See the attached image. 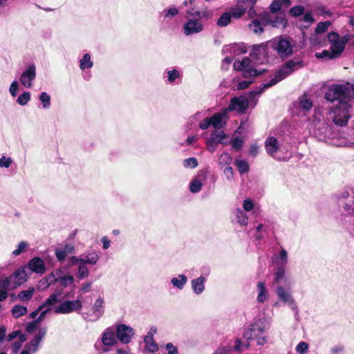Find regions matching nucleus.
<instances>
[{
    "label": "nucleus",
    "mask_w": 354,
    "mask_h": 354,
    "mask_svg": "<svg viewBox=\"0 0 354 354\" xmlns=\"http://www.w3.org/2000/svg\"><path fill=\"white\" fill-rule=\"evenodd\" d=\"M267 47L272 48L281 57H287L292 54V46L289 39L283 37H276L266 44L254 46L251 56L256 57L258 54L264 55Z\"/></svg>",
    "instance_id": "nucleus-1"
},
{
    "label": "nucleus",
    "mask_w": 354,
    "mask_h": 354,
    "mask_svg": "<svg viewBox=\"0 0 354 354\" xmlns=\"http://www.w3.org/2000/svg\"><path fill=\"white\" fill-rule=\"evenodd\" d=\"M302 66L303 62L301 60L297 59L288 61L276 72L273 78H272L268 83L263 84L259 89L252 91L250 96L252 97L254 95H260L265 89L283 80L294 71L299 69Z\"/></svg>",
    "instance_id": "nucleus-2"
},
{
    "label": "nucleus",
    "mask_w": 354,
    "mask_h": 354,
    "mask_svg": "<svg viewBox=\"0 0 354 354\" xmlns=\"http://www.w3.org/2000/svg\"><path fill=\"white\" fill-rule=\"evenodd\" d=\"M302 66L303 62L301 60L297 59L288 61L276 72L273 78H272L268 83L263 84L259 89L252 91L250 96L252 97L254 95H260L265 89L283 80L294 71L299 69Z\"/></svg>",
    "instance_id": "nucleus-3"
},
{
    "label": "nucleus",
    "mask_w": 354,
    "mask_h": 354,
    "mask_svg": "<svg viewBox=\"0 0 354 354\" xmlns=\"http://www.w3.org/2000/svg\"><path fill=\"white\" fill-rule=\"evenodd\" d=\"M270 328L269 322L265 319H259L254 322L243 333L246 340H256L257 344L263 345L267 342L264 332Z\"/></svg>",
    "instance_id": "nucleus-4"
},
{
    "label": "nucleus",
    "mask_w": 354,
    "mask_h": 354,
    "mask_svg": "<svg viewBox=\"0 0 354 354\" xmlns=\"http://www.w3.org/2000/svg\"><path fill=\"white\" fill-rule=\"evenodd\" d=\"M326 99L334 101L335 99H345L348 102L354 104V81L353 83L345 84H335L331 86L326 93Z\"/></svg>",
    "instance_id": "nucleus-5"
},
{
    "label": "nucleus",
    "mask_w": 354,
    "mask_h": 354,
    "mask_svg": "<svg viewBox=\"0 0 354 354\" xmlns=\"http://www.w3.org/2000/svg\"><path fill=\"white\" fill-rule=\"evenodd\" d=\"M339 103L331 109L330 112V118L333 122L340 127L346 125L351 117V111L353 109V104L345 99H337Z\"/></svg>",
    "instance_id": "nucleus-6"
},
{
    "label": "nucleus",
    "mask_w": 354,
    "mask_h": 354,
    "mask_svg": "<svg viewBox=\"0 0 354 354\" xmlns=\"http://www.w3.org/2000/svg\"><path fill=\"white\" fill-rule=\"evenodd\" d=\"M234 68L236 71H243L245 77H257L267 71L265 68H256L248 57H245L241 61L235 60Z\"/></svg>",
    "instance_id": "nucleus-7"
},
{
    "label": "nucleus",
    "mask_w": 354,
    "mask_h": 354,
    "mask_svg": "<svg viewBox=\"0 0 354 354\" xmlns=\"http://www.w3.org/2000/svg\"><path fill=\"white\" fill-rule=\"evenodd\" d=\"M351 35H347L340 37L335 32H330L328 34V39L330 43L332 57H337L344 50L346 44L351 39Z\"/></svg>",
    "instance_id": "nucleus-8"
},
{
    "label": "nucleus",
    "mask_w": 354,
    "mask_h": 354,
    "mask_svg": "<svg viewBox=\"0 0 354 354\" xmlns=\"http://www.w3.org/2000/svg\"><path fill=\"white\" fill-rule=\"evenodd\" d=\"M27 280V274L24 269H18L8 277L0 279V288H7L12 290L21 286Z\"/></svg>",
    "instance_id": "nucleus-9"
},
{
    "label": "nucleus",
    "mask_w": 354,
    "mask_h": 354,
    "mask_svg": "<svg viewBox=\"0 0 354 354\" xmlns=\"http://www.w3.org/2000/svg\"><path fill=\"white\" fill-rule=\"evenodd\" d=\"M250 92L248 97L239 96L232 98L228 107L226 109L228 111H235L239 113H243L249 106V103L252 102L253 106L257 104L256 98L259 95H254L252 97L250 96Z\"/></svg>",
    "instance_id": "nucleus-10"
},
{
    "label": "nucleus",
    "mask_w": 354,
    "mask_h": 354,
    "mask_svg": "<svg viewBox=\"0 0 354 354\" xmlns=\"http://www.w3.org/2000/svg\"><path fill=\"white\" fill-rule=\"evenodd\" d=\"M102 344V352L106 353L118 343L117 336L114 326L106 328L102 333L99 339Z\"/></svg>",
    "instance_id": "nucleus-11"
},
{
    "label": "nucleus",
    "mask_w": 354,
    "mask_h": 354,
    "mask_svg": "<svg viewBox=\"0 0 354 354\" xmlns=\"http://www.w3.org/2000/svg\"><path fill=\"white\" fill-rule=\"evenodd\" d=\"M118 342L122 344H129L135 335L134 329L124 324H118L114 326Z\"/></svg>",
    "instance_id": "nucleus-12"
},
{
    "label": "nucleus",
    "mask_w": 354,
    "mask_h": 354,
    "mask_svg": "<svg viewBox=\"0 0 354 354\" xmlns=\"http://www.w3.org/2000/svg\"><path fill=\"white\" fill-rule=\"evenodd\" d=\"M82 302L80 299L74 301H65L54 308V312L57 314H68L82 308Z\"/></svg>",
    "instance_id": "nucleus-13"
},
{
    "label": "nucleus",
    "mask_w": 354,
    "mask_h": 354,
    "mask_svg": "<svg viewBox=\"0 0 354 354\" xmlns=\"http://www.w3.org/2000/svg\"><path fill=\"white\" fill-rule=\"evenodd\" d=\"M36 66L35 64L29 65L21 73L19 81L26 88H31L32 82L36 78Z\"/></svg>",
    "instance_id": "nucleus-14"
},
{
    "label": "nucleus",
    "mask_w": 354,
    "mask_h": 354,
    "mask_svg": "<svg viewBox=\"0 0 354 354\" xmlns=\"http://www.w3.org/2000/svg\"><path fill=\"white\" fill-rule=\"evenodd\" d=\"M93 313L85 317L89 322L97 321L104 312V300L103 297H98L94 302L92 307Z\"/></svg>",
    "instance_id": "nucleus-15"
},
{
    "label": "nucleus",
    "mask_w": 354,
    "mask_h": 354,
    "mask_svg": "<svg viewBox=\"0 0 354 354\" xmlns=\"http://www.w3.org/2000/svg\"><path fill=\"white\" fill-rule=\"evenodd\" d=\"M276 294L279 300L288 304L292 310H297V306L290 290H286L282 286H278L276 288Z\"/></svg>",
    "instance_id": "nucleus-16"
},
{
    "label": "nucleus",
    "mask_w": 354,
    "mask_h": 354,
    "mask_svg": "<svg viewBox=\"0 0 354 354\" xmlns=\"http://www.w3.org/2000/svg\"><path fill=\"white\" fill-rule=\"evenodd\" d=\"M203 30V25L196 18L189 19L184 25L183 30L186 35H192L201 32Z\"/></svg>",
    "instance_id": "nucleus-17"
},
{
    "label": "nucleus",
    "mask_w": 354,
    "mask_h": 354,
    "mask_svg": "<svg viewBox=\"0 0 354 354\" xmlns=\"http://www.w3.org/2000/svg\"><path fill=\"white\" fill-rule=\"evenodd\" d=\"M266 151L271 157L276 158L277 154L281 151V145L274 137H269L265 142Z\"/></svg>",
    "instance_id": "nucleus-18"
},
{
    "label": "nucleus",
    "mask_w": 354,
    "mask_h": 354,
    "mask_svg": "<svg viewBox=\"0 0 354 354\" xmlns=\"http://www.w3.org/2000/svg\"><path fill=\"white\" fill-rule=\"evenodd\" d=\"M227 113L228 109H225L221 112L214 114L210 117L212 126L218 129L223 128L225 125Z\"/></svg>",
    "instance_id": "nucleus-19"
},
{
    "label": "nucleus",
    "mask_w": 354,
    "mask_h": 354,
    "mask_svg": "<svg viewBox=\"0 0 354 354\" xmlns=\"http://www.w3.org/2000/svg\"><path fill=\"white\" fill-rule=\"evenodd\" d=\"M74 246L71 243H64L55 248V254L59 263H62L68 254L73 253Z\"/></svg>",
    "instance_id": "nucleus-20"
},
{
    "label": "nucleus",
    "mask_w": 354,
    "mask_h": 354,
    "mask_svg": "<svg viewBox=\"0 0 354 354\" xmlns=\"http://www.w3.org/2000/svg\"><path fill=\"white\" fill-rule=\"evenodd\" d=\"M257 302L260 304H264L269 299L270 294L266 283L260 281L257 285Z\"/></svg>",
    "instance_id": "nucleus-21"
},
{
    "label": "nucleus",
    "mask_w": 354,
    "mask_h": 354,
    "mask_svg": "<svg viewBox=\"0 0 354 354\" xmlns=\"http://www.w3.org/2000/svg\"><path fill=\"white\" fill-rule=\"evenodd\" d=\"M248 8V5L243 0H236V5L231 9L230 12L233 18L239 19L245 13Z\"/></svg>",
    "instance_id": "nucleus-22"
},
{
    "label": "nucleus",
    "mask_w": 354,
    "mask_h": 354,
    "mask_svg": "<svg viewBox=\"0 0 354 354\" xmlns=\"http://www.w3.org/2000/svg\"><path fill=\"white\" fill-rule=\"evenodd\" d=\"M206 278L201 276L191 281L192 289L196 295H201L205 290Z\"/></svg>",
    "instance_id": "nucleus-23"
},
{
    "label": "nucleus",
    "mask_w": 354,
    "mask_h": 354,
    "mask_svg": "<svg viewBox=\"0 0 354 354\" xmlns=\"http://www.w3.org/2000/svg\"><path fill=\"white\" fill-rule=\"evenodd\" d=\"M263 20L266 24H271L275 28H285L287 20L283 16H277L275 19L272 20L268 14L265 15Z\"/></svg>",
    "instance_id": "nucleus-24"
},
{
    "label": "nucleus",
    "mask_w": 354,
    "mask_h": 354,
    "mask_svg": "<svg viewBox=\"0 0 354 354\" xmlns=\"http://www.w3.org/2000/svg\"><path fill=\"white\" fill-rule=\"evenodd\" d=\"M187 17H191L194 18H198V19H208L212 17L213 12L207 8L201 10V11H194L193 9L189 10L187 11Z\"/></svg>",
    "instance_id": "nucleus-25"
},
{
    "label": "nucleus",
    "mask_w": 354,
    "mask_h": 354,
    "mask_svg": "<svg viewBox=\"0 0 354 354\" xmlns=\"http://www.w3.org/2000/svg\"><path fill=\"white\" fill-rule=\"evenodd\" d=\"M98 260V254L95 251H90L81 256V264H95Z\"/></svg>",
    "instance_id": "nucleus-26"
},
{
    "label": "nucleus",
    "mask_w": 354,
    "mask_h": 354,
    "mask_svg": "<svg viewBox=\"0 0 354 354\" xmlns=\"http://www.w3.org/2000/svg\"><path fill=\"white\" fill-rule=\"evenodd\" d=\"M164 74L167 78V82L169 84H173L176 80H180L182 77L181 73L174 68L165 71Z\"/></svg>",
    "instance_id": "nucleus-27"
},
{
    "label": "nucleus",
    "mask_w": 354,
    "mask_h": 354,
    "mask_svg": "<svg viewBox=\"0 0 354 354\" xmlns=\"http://www.w3.org/2000/svg\"><path fill=\"white\" fill-rule=\"evenodd\" d=\"M187 282V277L185 274H178L171 279L172 286L182 290Z\"/></svg>",
    "instance_id": "nucleus-28"
},
{
    "label": "nucleus",
    "mask_w": 354,
    "mask_h": 354,
    "mask_svg": "<svg viewBox=\"0 0 354 354\" xmlns=\"http://www.w3.org/2000/svg\"><path fill=\"white\" fill-rule=\"evenodd\" d=\"M227 135L224 133L223 131L215 130L211 133L209 138L212 139V142H215L216 143H221L223 145H227V142L224 141V140L227 139Z\"/></svg>",
    "instance_id": "nucleus-29"
},
{
    "label": "nucleus",
    "mask_w": 354,
    "mask_h": 354,
    "mask_svg": "<svg viewBox=\"0 0 354 354\" xmlns=\"http://www.w3.org/2000/svg\"><path fill=\"white\" fill-rule=\"evenodd\" d=\"M236 222L241 225L245 226L248 223V218L245 212L241 208H237L234 212Z\"/></svg>",
    "instance_id": "nucleus-30"
},
{
    "label": "nucleus",
    "mask_w": 354,
    "mask_h": 354,
    "mask_svg": "<svg viewBox=\"0 0 354 354\" xmlns=\"http://www.w3.org/2000/svg\"><path fill=\"white\" fill-rule=\"evenodd\" d=\"M233 17L231 12H224L217 20L216 24L219 27H225L230 24L231 18Z\"/></svg>",
    "instance_id": "nucleus-31"
},
{
    "label": "nucleus",
    "mask_w": 354,
    "mask_h": 354,
    "mask_svg": "<svg viewBox=\"0 0 354 354\" xmlns=\"http://www.w3.org/2000/svg\"><path fill=\"white\" fill-rule=\"evenodd\" d=\"M29 248V243L27 241H23L18 243L16 248L12 251V254L14 257H17L21 254L27 251Z\"/></svg>",
    "instance_id": "nucleus-32"
},
{
    "label": "nucleus",
    "mask_w": 354,
    "mask_h": 354,
    "mask_svg": "<svg viewBox=\"0 0 354 354\" xmlns=\"http://www.w3.org/2000/svg\"><path fill=\"white\" fill-rule=\"evenodd\" d=\"M274 263L279 266L285 265L288 263V254L285 250H281L280 252L274 257Z\"/></svg>",
    "instance_id": "nucleus-33"
},
{
    "label": "nucleus",
    "mask_w": 354,
    "mask_h": 354,
    "mask_svg": "<svg viewBox=\"0 0 354 354\" xmlns=\"http://www.w3.org/2000/svg\"><path fill=\"white\" fill-rule=\"evenodd\" d=\"M93 65V64L91 61V55L88 53L84 54L83 57L80 60V67L82 70L91 68Z\"/></svg>",
    "instance_id": "nucleus-34"
},
{
    "label": "nucleus",
    "mask_w": 354,
    "mask_h": 354,
    "mask_svg": "<svg viewBox=\"0 0 354 354\" xmlns=\"http://www.w3.org/2000/svg\"><path fill=\"white\" fill-rule=\"evenodd\" d=\"M35 292V289L32 287L29 288L26 290H23L19 292L18 298L22 301H28L31 299Z\"/></svg>",
    "instance_id": "nucleus-35"
},
{
    "label": "nucleus",
    "mask_w": 354,
    "mask_h": 354,
    "mask_svg": "<svg viewBox=\"0 0 354 354\" xmlns=\"http://www.w3.org/2000/svg\"><path fill=\"white\" fill-rule=\"evenodd\" d=\"M144 342L145 344V349L147 351L153 353L158 350V346L153 339H147V337H144Z\"/></svg>",
    "instance_id": "nucleus-36"
},
{
    "label": "nucleus",
    "mask_w": 354,
    "mask_h": 354,
    "mask_svg": "<svg viewBox=\"0 0 354 354\" xmlns=\"http://www.w3.org/2000/svg\"><path fill=\"white\" fill-rule=\"evenodd\" d=\"M274 281L280 283L285 281L286 273L283 267H277L276 271L274 273Z\"/></svg>",
    "instance_id": "nucleus-37"
},
{
    "label": "nucleus",
    "mask_w": 354,
    "mask_h": 354,
    "mask_svg": "<svg viewBox=\"0 0 354 354\" xmlns=\"http://www.w3.org/2000/svg\"><path fill=\"white\" fill-rule=\"evenodd\" d=\"M12 315L15 317L18 318L28 313V309L26 306L16 305L12 308Z\"/></svg>",
    "instance_id": "nucleus-38"
},
{
    "label": "nucleus",
    "mask_w": 354,
    "mask_h": 354,
    "mask_svg": "<svg viewBox=\"0 0 354 354\" xmlns=\"http://www.w3.org/2000/svg\"><path fill=\"white\" fill-rule=\"evenodd\" d=\"M232 160V157L228 153H223L218 158V164L222 167L228 166L230 165Z\"/></svg>",
    "instance_id": "nucleus-39"
},
{
    "label": "nucleus",
    "mask_w": 354,
    "mask_h": 354,
    "mask_svg": "<svg viewBox=\"0 0 354 354\" xmlns=\"http://www.w3.org/2000/svg\"><path fill=\"white\" fill-rule=\"evenodd\" d=\"M202 185V183L199 180L193 179L189 184V190L192 193H198L201 191Z\"/></svg>",
    "instance_id": "nucleus-40"
},
{
    "label": "nucleus",
    "mask_w": 354,
    "mask_h": 354,
    "mask_svg": "<svg viewBox=\"0 0 354 354\" xmlns=\"http://www.w3.org/2000/svg\"><path fill=\"white\" fill-rule=\"evenodd\" d=\"M249 28L251 31L256 34H261L263 32V29L261 26V24L259 23L258 20H253L252 23L249 25Z\"/></svg>",
    "instance_id": "nucleus-41"
},
{
    "label": "nucleus",
    "mask_w": 354,
    "mask_h": 354,
    "mask_svg": "<svg viewBox=\"0 0 354 354\" xmlns=\"http://www.w3.org/2000/svg\"><path fill=\"white\" fill-rule=\"evenodd\" d=\"M30 100V92H24L17 99V102L21 106L26 105Z\"/></svg>",
    "instance_id": "nucleus-42"
},
{
    "label": "nucleus",
    "mask_w": 354,
    "mask_h": 354,
    "mask_svg": "<svg viewBox=\"0 0 354 354\" xmlns=\"http://www.w3.org/2000/svg\"><path fill=\"white\" fill-rule=\"evenodd\" d=\"M178 13V9L174 6H171L169 8L165 9L162 12V15L166 19V18H171V17L176 15Z\"/></svg>",
    "instance_id": "nucleus-43"
},
{
    "label": "nucleus",
    "mask_w": 354,
    "mask_h": 354,
    "mask_svg": "<svg viewBox=\"0 0 354 354\" xmlns=\"http://www.w3.org/2000/svg\"><path fill=\"white\" fill-rule=\"evenodd\" d=\"M330 24H331L329 21H325L318 23L315 28V32L321 34L326 32L330 26Z\"/></svg>",
    "instance_id": "nucleus-44"
},
{
    "label": "nucleus",
    "mask_w": 354,
    "mask_h": 354,
    "mask_svg": "<svg viewBox=\"0 0 354 354\" xmlns=\"http://www.w3.org/2000/svg\"><path fill=\"white\" fill-rule=\"evenodd\" d=\"M235 165L241 174L246 173L249 169L248 163L245 160H236L235 161Z\"/></svg>",
    "instance_id": "nucleus-45"
},
{
    "label": "nucleus",
    "mask_w": 354,
    "mask_h": 354,
    "mask_svg": "<svg viewBox=\"0 0 354 354\" xmlns=\"http://www.w3.org/2000/svg\"><path fill=\"white\" fill-rule=\"evenodd\" d=\"M303 15L300 20L306 23L308 26H310L315 22V19L313 17V13L310 11H306Z\"/></svg>",
    "instance_id": "nucleus-46"
},
{
    "label": "nucleus",
    "mask_w": 354,
    "mask_h": 354,
    "mask_svg": "<svg viewBox=\"0 0 354 354\" xmlns=\"http://www.w3.org/2000/svg\"><path fill=\"white\" fill-rule=\"evenodd\" d=\"M39 100L41 102L43 107L44 109H48L50 107V95L47 93L42 92L40 94Z\"/></svg>",
    "instance_id": "nucleus-47"
},
{
    "label": "nucleus",
    "mask_w": 354,
    "mask_h": 354,
    "mask_svg": "<svg viewBox=\"0 0 354 354\" xmlns=\"http://www.w3.org/2000/svg\"><path fill=\"white\" fill-rule=\"evenodd\" d=\"M299 104L300 106L306 111L310 110L313 105L311 101L308 99L306 96H303L300 98Z\"/></svg>",
    "instance_id": "nucleus-48"
},
{
    "label": "nucleus",
    "mask_w": 354,
    "mask_h": 354,
    "mask_svg": "<svg viewBox=\"0 0 354 354\" xmlns=\"http://www.w3.org/2000/svg\"><path fill=\"white\" fill-rule=\"evenodd\" d=\"M304 13V8L301 6H294L290 10V14L292 17H299Z\"/></svg>",
    "instance_id": "nucleus-49"
},
{
    "label": "nucleus",
    "mask_w": 354,
    "mask_h": 354,
    "mask_svg": "<svg viewBox=\"0 0 354 354\" xmlns=\"http://www.w3.org/2000/svg\"><path fill=\"white\" fill-rule=\"evenodd\" d=\"M58 296L59 295L58 294H53L51 295L45 301L44 304H43L42 305H44V307L45 306H53L54 304H55L56 303H57L59 301V299H58Z\"/></svg>",
    "instance_id": "nucleus-50"
},
{
    "label": "nucleus",
    "mask_w": 354,
    "mask_h": 354,
    "mask_svg": "<svg viewBox=\"0 0 354 354\" xmlns=\"http://www.w3.org/2000/svg\"><path fill=\"white\" fill-rule=\"evenodd\" d=\"M12 159L6 156H2L0 158V168H8L12 163Z\"/></svg>",
    "instance_id": "nucleus-51"
},
{
    "label": "nucleus",
    "mask_w": 354,
    "mask_h": 354,
    "mask_svg": "<svg viewBox=\"0 0 354 354\" xmlns=\"http://www.w3.org/2000/svg\"><path fill=\"white\" fill-rule=\"evenodd\" d=\"M59 281L63 286H68L73 283V277L70 275H65V276H59Z\"/></svg>",
    "instance_id": "nucleus-52"
},
{
    "label": "nucleus",
    "mask_w": 354,
    "mask_h": 354,
    "mask_svg": "<svg viewBox=\"0 0 354 354\" xmlns=\"http://www.w3.org/2000/svg\"><path fill=\"white\" fill-rule=\"evenodd\" d=\"M183 165L185 167L195 168L198 165V162L195 158H189L184 160Z\"/></svg>",
    "instance_id": "nucleus-53"
},
{
    "label": "nucleus",
    "mask_w": 354,
    "mask_h": 354,
    "mask_svg": "<svg viewBox=\"0 0 354 354\" xmlns=\"http://www.w3.org/2000/svg\"><path fill=\"white\" fill-rule=\"evenodd\" d=\"M308 344L305 342H299L296 347V351L301 354L306 353L308 351Z\"/></svg>",
    "instance_id": "nucleus-54"
},
{
    "label": "nucleus",
    "mask_w": 354,
    "mask_h": 354,
    "mask_svg": "<svg viewBox=\"0 0 354 354\" xmlns=\"http://www.w3.org/2000/svg\"><path fill=\"white\" fill-rule=\"evenodd\" d=\"M39 343L40 342L33 338L30 342L25 346V348L28 349L30 351L35 352L38 348Z\"/></svg>",
    "instance_id": "nucleus-55"
},
{
    "label": "nucleus",
    "mask_w": 354,
    "mask_h": 354,
    "mask_svg": "<svg viewBox=\"0 0 354 354\" xmlns=\"http://www.w3.org/2000/svg\"><path fill=\"white\" fill-rule=\"evenodd\" d=\"M19 87V83L17 81L14 80L11 83L10 88H9V92H10V95H12V97H16Z\"/></svg>",
    "instance_id": "nucleus-56"
},
{
    "label": "nucleus",
    "mask_w": 354,
    "mask_h": 354,
    "mask_svg": "<svg viewBox=\"0 0 354 354\" xmlns=\"http://www.w3.org/2000/svg\"><path fill=\"white\" fill-rule=\"evenodd\" d=\"M254 203L253 201L250 198H246L243 201V211L245 212H250L254 208Z\"/></svg>",
    "instance_id": "nucleus-57"
},
{
    "label": "nucleus",
    "mask_w": 354,
    "mask_h": 354,
    "mask_svg": "<svg viewBox=\"0 0 354 354\" xmlns=\"http://www.w3.org/2000/svg\"><path fill=\"white\" fill-rule=\"evenodd\" d=\"M281 8V0H274L270 6V11L272 13H275V12H278L279 10H280Z\"/></svg>",
    "instance_id": "nucleus-58"
},
{
    "label": "nucleus",
    "mask_w": 354,
    "mask_h": 354,
    "mask_svg": "<svg viewBox=\"0 0 354 354\" xmlns=\"http://www.w3.org/2000/svg\"><path fill=\"white\" fill-rule=\"evenodd\" d=\"M316 12L318 15L322 16H328L330 17L332 13L330 11L326 10V8L324 6H318L316 8Z\"/></svg>",
    "instance_id": "nucleus-59"
},
{
    "label": "nucleus",
    "mask_w": 354,
    "mask_h": 354,
    "mask_svg": "<svg viewBox=\"0 0 354 354\" xmlns=\"http://www.w3.org/2000/svg\"><path fill=\"white\" fill-rule=\"evenodd\" d=\"M46 287L49 286L50 284L54 283L56 281H59V275L57 274V277L53 274L51 273L50 275H48L46 279Z\"/></svg>",
    "instance_id": "nucleus-60"
},
{
    "label": "nucleus",
    "mask_w": 354,
    "mask_h": 354,
    "mask_svg": "<svg viewBox=\"0 0 354 354\" xmlns=\"http://www.w3.org/2000/svg\"><path fill=\"white\" fill-rule=\"evenodd\" d=\"M315 56L317 58H325V59H333L334 57H332V51L329 52L328 50H323L322 53H316Z\"/></svg>",
    "instance_id": "nucleus-61"
},
{
    "label": "nucleus",
    "mask_w": 354,
    "mask_h": 354,
    "mask_svg": "<svg viewBox=\"0 0 354 354\" xmlns=\"http://www.w3.org/2000/svg\"><path fill=\"white\" fill-rule=\"evenodd\" d=\"M165 349L167 351V354H177L178 348L175 346L172 343H167L165 345Z\"/></svg>",
    "instance_id": "nucleus-62"
},
{
    "label": "nucleus",
    "mask_w": 354,
    "mask_h": 354,
    "mask_svg": "<svg viewBox=\"0 0 354 354\" xmlns=\"http://www.w3.org/2000/svg\"><path fill=\"white\" fill-rule=\"evenodd\" d=\"M39 322H37L36 319L34 320L33 322L29 323L27 326H26V332L29 333H32L33 331H35L37 327V325Z\"/></svg>",
    "instance_id": "nucleus-63"
},
{
    "label": "nucleus",
    "mask_w": 354,
    "mask_h": 354,
    "mask_svg": "<svg viewBox=\"0 0 354 354\" xmlns=\"http://www.w3.org/2000/svg\"><path fill=\"white\" fill-rule=\"evenodd\" d=\"M212 126V121L210 118H205L200 124L199 127L201 129H207Z\"/></svg>",
    "instance_id": "nucleus-64"
}]
</instances>
